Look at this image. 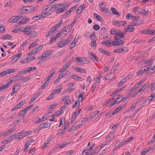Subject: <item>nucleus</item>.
<instances>
[{"label": "nucleus", "mask_w": 155, "mask_h": 155, "mask_svg": "<svg viewBox=\"0 0 155 155\" xmlns=\"http://www.w3.org/2000/svg\"><path fill=\"white\" fill-rule=\"evenodd\" d=\"M68 34V31L66 30H63L61 32V35L64 36L67 35Z\"/></svg>", "instance_id": "61"}, {"label": "nucleus", "mask_w": 155, "mask_h": 155, "mask_svg": "<svg viewBox=\"0 0 155 155\" xmlns=\"http://www.w3.org/2000/svg\"><path fill=\"white\" fill-rule=\"evenodd\" d=\"M100 112L98 110H96L94 111V112H92L91 115V117L92 118H94V117L96 116Z\"/></svg>", "instance_id": "22"}, {"label": "nucleus", "mask_w": 155, "mask_h": 155, "mask_svg": "<svg viewBox=\"0 0 155 155\" xmlns=\"http://www.w3.org/2000/svg\"><path fill=\"white\" fill-rule=\"evenodd\" d=\"M107 142H104L102 143L100 146H99V148H100V150H101V148L104 147L107 145Z\"/></svg>", "instance_id": "58"}, {"label": "nucleus", "mask_w": 155, "mask_h": 155, "mask_svg": "<svg viewBox=\"0 0 155 155\" xmlns=\"http://www.w3.org/2000/svg\"><path fill=\"white\" fill-rule=\"evenodd\" d=\"M100 9L103 12H104L106 13H108L109 11V10L107 8H105L104 7H100Z\"/></svg>", "instance_id": "25"}, {"label": "nucleus", "mask_w": 155, "mask_h": 155, "mask_svg": "<svg viewBox=\"0 0 155 155\" xmlns=\"http://www.w3.org/2000/svg\"><path fill=\"white\" fill-rule=\"evenodd\" d=\"M111 10L113 14L114 15H118V12L116 9L113 7L111 8Z\"/></svg>", "instance_id": "54"}, {"label": "nucleus", "mask_w": 155, "mask_h": 155, "mask_svg": "<svg viewBox=\"0 0 155 155\" xmlns=\"http://www.w3.org/2000/svg\"><path fill=\"white\" fill-rule=\"evenodd\" d=\"M127 23L126 21H119L117 20H115L113 21V24L115 25L117 27H120L122 26H124Z\"/></svg>", "instance_id": "6"}, {"label": "nucleus", "mask_w": 155, "mask_h": 155, "mask_svg": "<svg viewBox=\"0 0 155 155\" xmlns=\"http://www.w3.org/2000/svg\"><path fill=\"white\" fill-rule=\"evenodd\" d=\"M29 21V19L28 18H21L20 21V25L26 24Z\"/></svg>", "instance_id": "15"}, {"label": "nucleus", "mask_w": 155, "mask_h": 155, "mask_svg": "<svg viewBox=\"0 0 155 155\" xmlns=\"http://www.w3.org/2000/svg\"><path fill=\"white\" fill-rule=\"evenodd\" d=\"M134 30V27L132 25H129L127 28H126V31L128 32L133 31Z\"/></svg>", "instance_id": "28"}, {"label": "nucleus", "mask_w": 155, "mask_h": 155, "mask_svg": "<svg viewBox=\"0 0 155 155\" xmlns=\"http://www.w3.org/2000/svg\"><path fill=\"white\" fill-rule=\"evenodd\" d=\"M114 131H111L110 133L105 138V140H107L109 138H110L111 137H112L113 134H114Z\"/></svg>", "instance_id": "50"}, {"label": "nucleus", "mask_w": 155, "mask_h": 155, "mask_svg": "<svg viewBox=\"0 0 155 155\" xmlns=\"http://www.w3.org/2000/svg\"><path fill=\"white\" fill-rule=\"evenodd\" d=\"M12 82L13 81L11 80L3 85H2V84H0V90L1 91H3L5 89L8 88L12 84Z\"/></svg>", "instance_id": "7"}, {"label": "nucleus", "mask_w": 155, "mask_h": 155, "mask_svg": "<svg viewBox=\"0 0 155 155\" xmlns=\"http://www.w3.org/2000/svg\"><path fill=\"white\" fill-rule=\"evenodd\" d=\"M142 34L145 35H154L155 34V30L148 29L143 30L141 31Z\"/></svg>", "instance_id": "8"}, {"label": "nucleus", "mask_w": 155, "mask_h": 155, "mask_svg": "<svg viewBox=\"0 0 155 155\" xmlns=\"http://www.w3.org/2000/svg\"><path fill=\"white\" fill-rule=\"evenodd\" d=\"M125 142L124 141L121 142L118 145L116 146L114 148V150H116L119 147L125 144Z\"/></svg>", "instance_id": "31"}, {"label": "nucleus", "mask_w": 155, "mask_h": 155, "mask_svg": "<svg viewBox=\"0 0 155 155\" xmlns=\"http://www.w3.org/2000/svg\"><path fill=\"white\" fill-rule=\"evenodd\" d=\"M50 143V142L48 140H47L45 141L44 144V146L42 147V148H44L46 146H48Z\"/></svg>", "instance_id": "60"}, {"label": "nucleus", "mask_w": 155, "mask_h": 155, "mask_svg": "<svg viewBox=\"0 0 155 155\" xmlns=\"http://www.w3.org/2000/svg\"><path fill=\"white\" fill-rule=\"evenodd\" d=\"M126 79H123L121 80L117 84V86L119 87L123 85L126 82Z\"/></svg>", "instance_id": "33"}, {"label": "nucleus", "mask_w": 155, "mask_h": 155, "mask_svg": "<svg viewBox=\"0 0 155 155\" xmlns=\"http://www.w3.org/2000/svg\"><path fill=\"white\" fill-rule=\"evenodd\" d=\"M35 153V149L34 148H32L30 149L29 153L31 155H33Z\"/></svg>", "instance_id": "42"}, {"label": "nucleus", "mask_w": 155, "mask_h": 155, "mask_svg": "<svg viewBox=\"0 0 155 155\" xmlns=\"http://www.w3.org/2000/svg\"><path fill=\"white\" fill-rule=\"evenodd\" d=\"M15 70L14 69H9L6 70L5 71L6 72V75L8 74H10L15 71Z\"/></svg>", "instance_id": "26"}, {"label": "nucleus", "mask_w": 155, "mask_h": 155, "mask_svg": "<svg viewBox=\"0 0 155 155\" xmlns=\"http://www.w3.org/2000/svg\"><path fill=\"white\" fill-rule=\"evenodd\" d=\"M37 69L36 67H30L28 68H27L26 69V71H27V72H29L32 70H36Z\"/></svg>", "instance_id": "38"}, {"label": "nucleus", "mask_w": 155, "mask_h": 155, "mask_svg": "<svg viewBox=\"0 0 155 155\" xmlns=\"http://www.w3.org/2000/svg\"><path fill=\"white\" fill-rule=\"evenodd\" d=\"M77 40H76L75 38L73 41L70 44L69 46V49H71L76 45L77 43Z\"/></svg>", "instance_id": "18"}, {"label": "nucleus", "mask_w": 155, "mask_h": 155, "mask_svg": "<svg viewBox=\"0 0 155 155\" xmlns=\"http://www.w3.org/2000/svg\"><path fill=\"white\" fill-rule=\"evenodd\" d=\"M72 39L70 38H68L67 39L62 41L60 42L59 44L58 47L61 48L66 45L70 41H71Z\"/></svg>", "instance_id": "5"}, {"label": "nucleus", "mask_w": 155, "mask_h": 155, "mask_svg": "<svg viewBox=\"0 0 155 155\" xmlns=\"http://www.w3.org/2000/svg\"><path fill=\"white\" fill-rule=\"evenodd\" d=\"M140 17L138 16H134L133 19V25L134 26L139 25L143 24V20H140Z\"/></svg>", "instance_id": "4"}, {"label": "nucleus", "mask_w": 155, "mask_h": 155, "mask_svg": "<svg viewBox=\"0 0 155 155\" xmlns=\"http://www.w3.org/2000/svg\"><path fill=\"white\" fill-rule=\"evenodd\" d=\"M68 144L67 142H64L60 146V149H62L65 147Z\"/></svg>", "instance_id": "46"}, {"label": "nucleus", "mask_w": 155, "mask_h": 155, "mask_svg": "<svg viewBox=\"0 0 155 155\" xmlns=\"http://www.w3.org/2000/svg\"><path fill=\"white\" fill-rule=\"evenodd\" d=\"M137 104V102H135L133 104L131 107L128 108L127 110L128 111H133L135 108Z\"/></svg>", "instance_id": "23"}, {"label": "nucleus", "mask_w": 155, "mask_h": 155, "mask_svg": "<svg viewBox=\"0 0 155 155\" xmlns=\"http://www.w3.org/2000/svg\"><path fill=\"white\" fill-rule=\"evenodd\" d=\"M154 94L152 93L151 94V96L148 97L147 99H148V100L149 101H152L154 99Z\"/></svg>", "instance_id": "40"}, {"label": "nucleus", "mask_w": 155, "mask_h": 155, "mask_svg": "<svg viewBox=\"0 0 155 155\" xmlns=\"http://www.w3.org/2000/svg\"><path fill=\"white\" fill-rule=\"evenodd\" d=\"M147 86V85L146 84H143L142 86L141 87V88L139 89L137 91V93H140L141 91L143 90Z\"/></svg>", "instance_id": "36"}, {"label": "nucleus", "mask_w": 155, "mask_h": 155, "mask_svg": "<svg viewBox=\"0 0 155 155\" xmlns=\"http://www.w3.org/2000/svg\"><path fill=\"white\" fill-rule=\"evenodd\" d=\"M72 78L76 80L82 81L84 80L83 78H82L75 74L73 75Z\"/></svg>", "instance_id": "29"}, {"label": "nucleus", "mask_w": 155, "mask_h": 155, "mask_svg": "<svg viewBox=\"0 0 155 155\" xmlns=\"http://www.w3.org/2000/svg\"><path fill=\"white\" fill-rule=\"evenodd\" d=\"M38 45L37 43L36 42H34L32 43L29 46V49L33 48L34 46H36Z\"/></svg>", "instance_id": "45"}, {"label": "nucleus", "mask_w": 155, "mask_h": 155, "mask_svg": "<svg viewBox=\"0 0 155 155\" xmlns=\"http://www.w3.org/2000/svg\"><path fill=\"white\" fill-rule=\"evenodd\" d=\"M88 54L89 55L90 57L94 61H98L99 60V58L96 57V56L91 51L88 52Z\"/></svg>", "instance_id": "10"}, {"label": "nucleus", "mask_w": 155, "mask_h": 155, "mask_svg": "<svg viewBox=\"0 0 155 155\" xmlns=\"http://www.w3.org/2000/svg\"><path fill=\"white\" fill-rule=\"evenodd\" d=\"M49 53H48V50L45 51L42 54L43 55V56H42L43 58H46L48 56H49V55L48 54Z\"/></svg>", "instance_id": "41"}, {"label": "nucleus", "mask_w": 155, "mask_h": 155, "mask_svg": "<svg viewBox=\"0 0 155 155\" xmlns=\"http://www.w3.org/2000/svg\"><path fill=\"white\" fill-rule=\"evenodd\" d=\"M81 102L80 101L77 100L76 101L75 103L73 105V107L74 108V107H79L80 105V102Z\"/></svg>", "instance_id": "34"}, {"label": "nucleus", "mask_w": 155, "mask_h": 155, "mask_svg": "<svg viewBox=\"0 0 155 155\" xmlns=\"http://www.w3.org/2000/svg\"><path fill=\"white\" fill-rule=\"evenodd\" d=\"M76 60L78 62H79L80 64H81L85 63L87 61L86 58L84 57H78L76 58Z\"/></svg>", "instance_id": "9"}, {"label": "nucleus", "mask_w": 155, "mask_h": 155, "mask_svg": "<svg viewBox=\"0 0 155 155\" xmlns=\"http://www.w3.org/2000/svg\"><path fill=\"white\" fill-rule=\"evenodd\" d=\"M51 38L49 40V43L50 44H52L53 42H54L56 40V38L54 36L52 37H51Z\"/></svg>", "instance_id": "49"}, {"label": "nucleus", "mask_w": 155, "mask_h": 155, "mask_svg": "<svg viewBox=\"0 0 155 155\" xmlns=\"http://www.w3.org/2000/svg\"><path fill=\"white\" fill-rule=\"evenodd\" d=\"M31 131H26L22 132L21 131V133H20V139L23 137L28 135L31 134Z\"/></svg>", "instance_id": "14"}, {"label": "nucleus", "mask_w": 155, "mask_h": 155, "mask_svg": "<svg viewBox=\"0 0 155 155\" xmlns=\"http://www.w3.org/2000/svg\"><path fill=\"white\" fill-rule=\"evenodd\" d=\"M50 123L49 122H46L45 123H42L39 125V127L41 129L46 128L50 127Z\"/></svg>", "instance_id": "11"}, {"label": "nucleus", "mask_w": 155, "mask_h": 155, "mask_svg": "<svg viewBox=\"0 0 155 155\" xmlns=\"http://www.w3.org/2000/svg\"><path fill=\"white\" fill-rule=\"evenodd\" d=\"M85 93L84 92L80 94L78 97V100L80 101L81 102H82L83 101V97H84L85 95Z\"/></svg>", "instance_id": "35"}, {"label": "nucleus", "mask_w": 155, "mask_h": 155, "mask_svg": "<svg viewBox=\"0 0 155 155\" xmlns=\"http://www.w3.org/2000/svg\"><path fill=\"white\" fill-rule=\"evenodd\" d=\"M54 32L52 31V29L51 28L49 31L48 32V33L46 35V37H48L51 35Z\"/></svg>", "instance_id": "59"}, {"label": "nucleus", "mask_w": 155, "mask_h": 155, "mask_svg": "<svg viewBox=\"0 0 155 155\" xmlns=\"http://www.w3.org/2000/svg\"><path fill=\"white\" fill-rule=\"evenodd\" d=\"M100 78L99 77H97V79L95 80L93 84H97L98 85V84L99 83L100 81Z\"/></svg>", "instance_id": "56"}, {"label": "nucleus", "mask_w": 155, "mask_h": 155, "mask_svg": "<svg viewBox=\"0 0 155 155\" xmlns=\"http://www.w3.org/2000/svg\"><path fill=\"white\" fill-rule=\"evenodd\" d=\"M33 25H29L26 28H25L24 29H23L22 31L23 32H27L28 31L30 30L33 28Z\"/></svg>", "instance_id": "19"}, {"label": "nucleus", "mask_w": 155, "mask_h": 155, "mask_svg": "<svg viewBox=\"0 0 155 155\" xmlns=\"http://www.w3.org/2000/svg\"><path fill=\"white\" fill-rule=\"evenodd\" d=\"M35 8L32 6H28L20 8V13H29L33 12Z\"/></svg>", "instance_id": "3"}, {"label": "nucleus", "mask_w": 155, "mask_h": 155, "mask_svg": "<svg viewBox=\"0 0 155 155\" xmlns=\"http://www.w3.org/2000/svg\"><path fill=\"white\" fill-rule=\"evenodd\" d=\"M19 54H18L17 55H15L13 57V58L12 59V61H14L15 60V61H16L19 58Z\"/></svg>", "instance_id": "44"}, {"label": "nucleus", "mask_w": 155, "mask_h": 155, "mask_svg": "<svg viewBox=\"0 0 155 155\" xmlns=\"http://www.w3.org/2000/svg\"><path fill=\"white\" fill-rule=\"evenodd\" d=\"M98 86V85L97 84H93L92 87V92H94V91L97 89V87Z\"/></svg>", "instance_id": "52"}, {"label": "nucleus", "mask_w": 155, "mask_h": 155, "mask_svg": "<svg viewBox=\"0 0 155 155\" xmlns=\"http://www.w3.org/2000/svg\"><path fill=\"white\" fill-rule=\"evenodd\" d=\"M62 87H61L58 89H56L54 91V94H56L60 93L62 90Z\"/></svg>", "instance_id": "53"}, {"label": "nucleus", "mask_w": 155, "mask_h": 155, "mask_svg": "<svg viewBox=\"0 0 155 155\" xmlns=\"http://www.w3.org/2000/svg\"><path fill=\"white\" fill-rule=\"evenodd\" d=\"M72 61L69 60V61H68L65 65H64V66H65L67 68H68L72 63Z\"/></svg>", "instance_id": "51"}, {"label": "nucleus", "mask_w": 155, "mask_h": 155, "mask_svg": "<svg viewBox=\"0 0 155 155\" xmlns=\"http://www.w3.org/2000/svg\"><path fill=\"white\" fill-rule=\"evenodd\" d=\"M125 87H123L122 88L119 89L118 90H117L115 92L112 93L111 95V96H114L116 93H117L118 92H120L121 91H122L124 90V88H125Z\"/></svg>", "instance_id": "24"}, {"label": "nucleus", "mask_w": 155, "mask_h": 155, "mask_svg": "<svg viewBox=\"0 0 155 155\" xmlns=\"http://www.w3.org/2000/svg\"><path fill=\"white\" fill-rule=\"evenodd\" d=\"M19 19L18 16H13L8 21L9 23H14L18 21Z\"/></svg>", "instance_id": "13"}, {"label": "nucleus", "mask_w": 155, "mask_h": 155, "mask_svg": "<svg viewBox=\"0 0 155 155\" xmlns=\"http://www.w3.org/2000/svg\"><path fill=\"white\" fill-rule=\"evenodd\" d=\"M78 5L77 4L76 5L72 7V8H70V9H69V10L68 11V12H69V13H71L72 12L75 8H76L77 7V5Z\"/></svg>", "instance_id": "47"}, {"label": "nucleus", "mask_w": 155, "mask_h": 155, "mask_svg": "<svg viewBox=\"0 0 155 155\" xmlns=\"http://www.w3.org/2000/svg\"><path fill=\"white\" fill-rule=\"evenodd\" d=\"M63 20H61L59 23H58V24L55 25L54 27H51V29H52V31L54 32L57 29L59 28L60 27L61 25L63 22Z\"/></svg>", "instance_id": "12"}, {"label": "nucleus", "mask_w": 155, "mask_h": 155, "mask_svg": "<svg viewBox=\"0 0 155 155\" xmlns=\"http://www.w3.org/2000/svg\"><path fill=\"white\" fill-rule=\"evenodd\" d=\"M94 16L96 19L100 21H101L102 20V18L97 13H94Z\"/></svg>", "instance_id": "27"}, {"label": "nucleus", "mask_w": 155, "mask_h": 155, "mask_svg": "<svg viewBox=\"0 0 155 155\" xmlns=\"http://www.w3.org/2000/svg\"><path fill=\"white\" fill-rule=\"evenodd\" d=\"M86 6V4H83L81 5L79 8L78 9V11H80V13L82 12L85 8Z\"/></svg>", "instance_id": "32"}, {"label": "nucleus", "mask_w": 155, "mask_h": 155, "mask_svg": "<svg viewBox=\"0 0 155 155\" xmlns=\"http://www.w3.org/2000/svg\"><path fill=\"white\" fill-rule=\"evenodd\" d=\"M93 28L94 30H98L99 29L100 27L99 25L96 24L94 25Z\"/></svg>", "instance_id": "64"}, {"label": "nucleus", "mask_w": 155, "mask_h": 155, "mask_svg": "<svg viewBox=\"0 0 155 155\" xmlns=\"http://www.w3.org/2000/svg\"><path fill=\"white\" fill-rule=\"evenodd\" d=\"M110 33L112 35H116V36L114 37L115 40L112 42V44L113 46H117L124 43L123 41L119 38L124 37V33L118 30H112L110 31Z\"/></svg>", "instance_id": "1"}, {"label": "nucleus", "mask_w": 155, "mask_h": 155, "mask_svg": "<svg viewBox=\"0 0 155 155\" xmlns=\"http://www.w3.org/2000/svg\"><path fill=\"white\" fill-rule=\"evenodd\" d=\"M49 117L48 114L44 115L42 117L43 120L45 121Z\"/></svg>", "instance_id": "62"}, {"label": "nucleus", "mask_w": 155, "mask_h": 155, "mask_svg": "<svg viewBox=\"0 0 155 155\" xmlns=\"http://www.w3.org/2000/svg\"><path fill=\"white\" fill-rule=\"evenodd\" d=\"M111 42L110 40L103 41L101 42V44L108 46H110L111 45Z\"/></svg>", "instance_id": "21"}, {"label": "nucleus", "mask_w": 155, "mask_h": 155, "mask_svg": "<svg viewBox=\"0 0 155 155\" xmlns=\"http://www.w3.org/2000/svg\"><path fill=\"white\" fill-rule=\"evenodd\" d=\"M68 6L67 5H65L64 4H58L56 5L53 8L55 9L56 13H60L64 12L68 8Z\"/></svg>", "instance_id": "2"}, {"label": "nucleus", "mask_w": 155, "mask_h": 155, "mask_svg": "<svg viewBox=\"0 0 155 155\" xmlns=\"http://www.w3.org/2000/svg\"><path fill=\"white\" fill-rule=\"evenodd\" d=\"M75 70L79 72L82 73H86V71L83 68H80L78 67H77L75 68Z\"/></svg>", "instance_id": "20"}, {"label": "nucleus", "mask_w": 155, "mask_h": 155, "mask_svg": "<svg viewBox=\"0 0 155 155\" xmlns=\"http://www.w3.org/2000/svg\"><path fill=\"white\" fill-rule=\"evenodd\" d=\"M65 120L64 118L62 117L60 119V125H63L65 123Z\"/></svg>", "instance_id": "55"}, {"label": "nucleus", "mask_w": 155, "mask_h": 155, "mask_svg": "<svg viewBox=\"0 0 155 155\" xmlns=\"http://www.w3.org/2000/svg\"><path fill=\"white\" fill-rule=\"evenodd\" d=\"M43 47V45H41L37 47V48L35 49L36 50V52H37V53L40 50L42 49Z\"/></svg>", "instance_id": "48"}, {"label": "nucleus", "mask_w": 155, "mask_h": 155, "mask_svg": "<svg viewBox=\"0 0 155 155\" xmlns=\"http://www.w3.org/2000/svg\"><path fill=\"white\" fill-rule=\"evenodd\" d=\"M126 17L128 19L131 20L132 19H134V16L132 14L128 13L126 15Z\"/></svg>", "instance_id": "30"}, {"label": "nucleus", "mask_w": 155, "mask_h": 155, "mask_svg": "<svg viewBox=\"0 0 155 155\" xmlns=\"http://www.w3.org/2000/svg\"><path fill=\"white\" fill-rule=\"evenodd\" d=\"M36 53H37V52H36V50L35 49L32 51H31V52L28 53V55L29 56L33 55L34 54H36Z\"/></svg>", "instance_id": "63"}, {"label": "nucleus", "mask_w": 155, "mask_h": 155, "mask_svg": "<svg viewBox=\"0 0 155 155\" xmlns=\"http://www.w3.org/2000/svg\"><path fill=\"white\" fill-rule=\"evenodd\" d=\"M90 37L91 39V41H96V36L94 34H91L90 35Z\"/></svg>", "instance_id": "37"}, {"label": "nucleus", "mask_w": 155, "mask_h": 155, "mask_svg": "<svg viewBox=\"0 0 155 155\" xmlns=\"http://www.w3.org/2000/svg\"><path fill=\"white\" fill-rule=\"evenodd\" d=\"M51 13L50 12H45L41 14L42 16V17H45L47 16L50 15H51Z\"/></svg>", "instance_id": "43"}, {"label": "nucleus", "mask_w": 155, "mask_h": 155, "mask_svg": "<svg viewBox=\"0 0 155 155\" xmlns=\"http://www.w3.org/2000/svg\"><path fill=\"white\" fill-rule=\"evenodd\" d=\"M12 38V37L11 35L9 34H6L4 36H3L1 38L2 39H11Z\"/></svg>", "instance_id": "16"}, {"label": "nucleus", "mask_w": 155, "mask_h": 155, "mask_svg": "<svg viewBox=\"0 0 155 155\" xmlns=\"http://www.w3.org/2000/svg\"><path fill=\"white\" fill-rule=\"evenodd\" d=\"M26 34L28 35L30 37H32L36 36L37 35V33L34 31H31Z\"/></svg>", "instance_id": "17"}, {"label": "nucleus", "mask_w": 155, "mask_h": 155, "mask_svg": "<svg viewBox=\"0 0 155 155\" xmlns=\"http://www.w3.org/2000/svg\"><path fill=\"white\" fill-rule=\"evenodd\" d=\"M5 28L4 25H1L0 27V32H5Z\"/></svg>", "instance_id": "57"}, {"label": "nucleus", "mask_w": 155, "mask_h": 155, "mask_svg": "<svg viewBox=\"0 0 155 155\" xmlns=\"http://www.w3.org/2000/svg\"><path fill=\"white\" fill-rule=\"evenodd\" d=\"M149 69V67H147V66H146L145 67H144L143 68H142L140 71H139V73L140 72H146Z\"/></svg>", "instance_id": "39"}]
</instances>
